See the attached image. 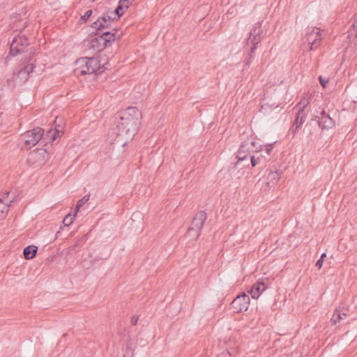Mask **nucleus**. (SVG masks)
Masks as SVG:
<instances>
[{
    "mask_svg": "<svg viewBox=\"0 0 357 357\" xmlns=\"http://www.w3.org/2000/svg\"><path fill=\"white\" fill-rule=\"evenodd\" d=\"M142 113L135 107H129L118 114L116 129L117 136H127L132 139L140 125Z\"/></svg>",
    "mask_w": 357,
    "mask_h": 357,
    "instance_id": "nucleus-1",
    "label": "nucleus"
},
{
    "mask_svg": "<svg viewBox=\"0 0 357 357\" xmlns=\"http://www.w3.org/2000/svg\"><path fill=\"white\" fill-rule=\"evenodd\" d=\"M77 71L80 75L86 74H95L96 75L103 73L106 69L104 64L101 66L100 61L95 57H82L76 61Z\"/></svg>",
    "mask_w": 357,
    "mask_h": 357,
    "instance_id": "nucleus-2",
    "label": "nucleus"
},
{
    "mask_svg": "<svg viewBox=\"0 0 357 357\" xmlns=\"http://www.w3.org/2000/svg\"><path fill=\"white\" fill-rule=\"evenodd\" d=\"M43 136L44 130L40 127L26 131L21 135V139L24 141L22 149H31L42 139Z\"/></svg>",
    "mask_w": 357,
    "mask_h": 357,
    "instance_id": "nucleus-3",
    "label": "nucleus"
},
{
    "mask_svg": "<svg viewBox=\"0 0 357 357\" xmlns=\"http://www.w3.org/2000/svg\"><path fill=\"white\" fill-rule=\"evenodd\" d=\"M250 298L245 293L243 292L236 296L231 303L234 312L239 313L248 309Z\"/></svg>",
    "mask_w": 357,
    "mask_h": 357,
    "instance_id": "nucleus-4",
    "label": "nucleus"
},
{
    "mask_svg": "<svg viewBox=\"0 0 357 357\" xmlns=\"http://www.w3.org/2000/svg\"><path fill=\"white\" fill-rule=\"evenodd\" d=\"M261 24L262 22H259L257 24H255L252 29H251L250 32V36L247 39V45H248L250 43L251 45H258L261 39L262 36L261 34L263 33V30L261 29Z\"/></svg>",
    "mask_w": 357,
    "mask_h": 357,
    "instance_id": "nucleus-5",
    "label": "nucleus"
},
{
    "mask_svg": "<svg viewBox=\"0 0 357 357\" xmlns=\"http://www.w3.org/2000/svg\"><path fill=\"white\" fill-rule=\"evenodd\" d=\"M305 39L308 44L310 45V50H312L319 46L321 38L319 29L314 28L310 31H308L306 33Z\"/></svg>",
    "mask_w": 357,
    "mask_h": 357,
    "instance_id": "nucleus-6",
    "label": "nucleus"
},
{
    "mask_svg": "<svg viewBox=\"0 0 357 357\" xmlns=\"http://www.w3.org/2000/svg\"><path fill=\"white\" fill-rule=\"evenodd\" d=\"M320 115V116H317L315 118L317 119L319 126L322 130H328L335 126V121L324 110L321 112Z\"/></svg>",
    "mask_w": 357,
    "mask_h": 357,
    "instance_id": "nucleus-7",
    "label": "nucleus"
},
{
    "mask_svg": "<svg viewBox=\"0 0 357 357\" xmlns=\"http://www.w3.org/2000/svg\"><path fill=\"white\" fill-rule=\"evenodd\" d=\"M252 151H255L254 150H250V140L248 139V140L244 141L241 144L240 148L238 149V150L237 151L236 158H238V162H236L234 164V168L236 167V166L238 165V162L239 161H243L245 159H246L248 154L250 153V152H252Z\"/></svg>",
    "mask_w": 357,
    "mask_h": 357,
    "instance_id": "nucleus-8",
    "label": "nucleus"
},
{
    "mask_svg": "<svg viewBox=\"0 0 357 357\" xmlns=\"http://www.w3.org/2000/svg\"><path fill=\"white\" fill-rule=\"evenodd\" d=\"M206 218L207 214L204 211H198L191 221L190 227L202 231Z\"/></svg>",
    "mask_w": 357,
    "mask_h": 357,
    "instance_id": "nucleus-9",
    "label": "nucleus"
},
{
    "mask_svg": "<svg viewBox=\"0 0 357 357\" xmlns=\"http://www.w3.org/2000/svg\"><path fill=\"white\" fill-rule=\"evenodd\" d=\"M111 22L107 21V19L104 17L102 15L100 17H98L95 22H93L91 24V27L96 30V32H93V34L95 36L98 34V31H101L104 29L110 28Z\"/></svg>",
    "mask_w": 357,
    "mask_h": 357,
    "instance_id": "nucleus-10",
    "label": "nucleus"
},
{
    "mask_svg": "<svg viewBox=\"0 0 357 357\" xmlns=\"http://www.w3.org/2000/svg\"><path fill=\"white\" fill-rule=\"evenodd\" d=\"M266 289L267 286L266 284L262 281L258 280L252 285L249 293L253 298L257 299Z\"/></svg>",
    "mask_w": 357,
    "mask_h": 357,
    "instance_id": "nucleus-11",
    "label": "nucleus"
},
{
    "mask_svg": "<svg viewBox=\"0 0 357 357\" xmlns=\"http://www.w3.org/2000/svg\"><path fill=\"white\" fill-rule=\"evenodd\" d=\"M100 40L103 41V44H105L106 47H107L116 40L115 33H111L108 31L103 32L100 35Z\"/></svg>",
    "mask_w": 357,
    "mask_h": 357,
    "instance_id": "nucleus-12",
    "label": "nucleus"
},
{
    "mask_svg": "<svg viewBox=\"0 0 357 357\" xmlns=\"http://www.w3.org/2000/svg\"><path fill=\"white\" fill-rule=\"evenodd\" d=\"M89 47L96 52H101L106 48V45L103 44V41L100 40L99 36L98 37L93 38L91 40Z\"/></svg>",
    "mask_w": 357,
    "mask_h": 357,
    "instance_id": "nucleus-13",
    "label": "nucleus"
},
{
    "mask_svg": "<svg viewBox=\"0 0 357 357\" xmlns=\"http://www.w3.org/2000/svg\"><path fill=\"white\" fill-rule=\"evenodd\" d=\"M38 247L30 245L24 248L23 255L26 259H32L37 254Z\"/></svg>",
    "mask_w": 357,
    "mask_h": 357,
    "instance_id": "nucleus-14",
    "label": "nucleus"
},
{
    "mask_svg": "<svg viewBox=\"0 0 357 357\" xmlns=\"http://www.w3.org/2000/svg\"><path fill=\"white\" fill-rule=\"evenodd\" d=\"M60 133L62 134L63 132L56 128L50 129L47 131L46 136L45 137V139L47 140V142L45 144V146H47V143L53 142L54 141H55L57 139V137L60 136Z\"/></svg>",
    "mask_w": 357,
    "mask_h": 357,
    "instance_id": "nucleus-15",
    "label": "nucleus"
},
{
    "mask_svg": "<svg viewBox=\"0 0 357 357\" xmlns=\"http://www.w3.org/2000/svg\"><path fill=\"white\" fill-rule=\"evenodd\" d=\"M305 119V115L303 113V108H299L297 116L294 122L293 127H295V128H293V132H295L297 129L303 124Z\"/></svg>",
    "mask_w": 357,
    "mask_h": 357,
    "instance_id": "nucleus-16",
    "label": "nucleus"
},
{
    "mask_svg": "<svg viewBox=\"0 0 357 357\" xmlns=\"http://www.w3.org/2000/svg\"><path fill=\"white\" fill-rule=\"evenodd\" d=\"M133 1L134 0H119L116 8V13L122 14L123 15L125 10H126L130 7Z\"/></svg>",
    "mask_w": 357,
    "mask_h": 357,
    "instance_id": "nucleus-17",
    "label": "nucleus"
},
{
    "mask_svg": "<svg viewBox=\"0 0 357 357\" xmlns=\"http://www.w3.org/2000/svg\"><path fill=\"white\" fill-rule=\"evenodd\" d=\"M347 317V314L342 312L340 309H335L331 318L333 324H336L341 320L344 319Z\"/></svg>",
    "mask_w": 357,
    "mask_h": 357,
    "instance_id": "nucleus-18",
    "label": "nucleus"
},
{
    "mask_svg": "<svg viewBox=\"0 0 357 357\" xmlns=\"http://www.w3.org/2000/svg\"><path fill=\"white\" fill-rule=\"evenodd\" d=\"M102 15L107 19V21L112 22L117 21L122 16V14L117 13L116 9L115 8L114 11L107 10Z\"/></svg>",
    "mask_w": 357,
    "mask_h": 357,
    "instance_id": "nucleus-19",
    "label": "nucleus"
},
{
    "mask_svg": "<svg viewBox=\"0 0 357 357\" xmlns=\"http://www.w3.org/2000/svg\"><path fill=\"white\" fill-rule=\"evenodd\" d=\"M201 231L189 227L185 234V236L190 238V240L196 241L199 237Z\"/></svg>",
    "mask_w": 357,
    "mask_h": 357,
    "instance_id": "nucleus-20",
    "label": "nucleus"
},
{
    "mask_svg": "<svg viewBox=\"0 0 357 357\" xmlns=\"http://www.w3.org/2000/svg\"><path fill=\"white\" fill-rule=\"evenodd\" d=\"M16 41L17 40H13L10 47L9 54L13 56H16L22 50V48L19 46V45L16 44Z\"/></svg>",
    "mask_w": 357,
    "mask_h": 357,
    "instance_id": "nucleus-21",
    "label": "nucleus"
},
{
    "mask_svg": "<svg viewBox=\"0 0 357 357\" xmlns=\"http://www.w3.org/2000/svg\"><path fill=\"white\" fill-rule=\"evenodd\" d=\"M256 49H257V45H252V47L249 51V53L245 59V66H250V64L251 63V62L255 56Z\"/></svg>",
    "mask_w": 357,
    "mask_h": 357,
    "instance_id": "nucleus-22",
    "label": "nucleus"
},
{
    "mask_svg": "<svg viewBox=\"0 0 357 357\" xmlns=\"http://www.w3.org/2000/svg\"><path fill=\"white\" fill-rule=\"evenodd\" d=\"M10 204L3 202V199L0 198V218L6 215L9 210Z\"/></svg>",
    "mask_w": 357,
    "mask_h": 357,
    "instance_id": "nucleus-23",
    "label": "nucleus"
},
{
    "mask_svg": "<svg viewBox=\"0 0 357 357\" xmlns=\"http://www.w3.org/2000/svg\"><path fill=\"white\" fill-rule=\"evenodd\" d=\"M15 196L12 193H10L8 191H6L3 192V195L1 199H3L4 202H7L8 204H10V206L11 205V203H13L15 201Z\"/></svg>",
    "mask_w": 357,
    "mask_h": 357,
    "instance_id": "nucleus-24",
    "label": "nucleus"
},
{
    "mask_svg": "<svg viewBox=\"0 0 357 357\" xmlns=\"http://www.w3.org/2000/svg\"><path fill=\"white\" fill-rule=\"evenodd\" d=\"M13 40H17L16 44L19 45V46L23 50L24 46L28 45V39L25 36H18L15 37Z\"/></svg>",
    "mask_w": 357,
    "mask_h": 357,
    "instance_id": "nucleus-25",
    "label": "nucleus"
},
{
    "mask_svg": "<svg viewBox=\"0 0 357 357\" xmlns=\"http://www.w3.org/2000/svg\"><path fill=\"white\" fill-rule=\"evenodd\" d=\"M89 199V195H85L82 199H79L77 202L75 213L77 214V213L79 211L80 208Z\"/></svg>",
    "mask_w": 357,
    "mask_h": 357,
    "instance_id": "nucleus-26",
    "label": "nucleus"
},
{
    "mask_svg": "<svg viewBox=\"0 0 357 357\" xmlns=\"http://www.w3.org/2000/svg\"><path fill=\"white\" fill-rule=\"evenodd\" d=\"M17 76L22 81L26 82L29 79V74H28L27 71H25L24 68H22L18 70Z\"/></svg>",
    "mask_w": 357,
    "mask_h": 357,
    "instance_id": "nucleus-27",
    "label": "nucleus"
},
{
    "mask_svg": "<svg viewBox=\"0 0 357 357\" xmlns=\"http://www.w3.org/2000/svg\"><path fill=\"white\" fill-rule=\"evenodd\" d=\"M75 215H76L75 213H74L73 215H72L70 213L66 215L63 220V225L65 226H70L73 222V220H74Z\"/></svg>",
    "mask_w": 357,
    "mask_h": 357,
    "instance_id": "nucleus-28",
    "label": "nucleus"
},
{
    "mask_svg": "<svg viewBox=\"0 0 357 357\" xmlns=\"http://www.w3.org/2000/svg\"><path fill=\"white\" fill-rule=\"evenodd\" d=\"M93 14L92 10H88L85 12L84 15L81 17V20L86 22Z\"/></svg>",
    "mask_w": 357,
    "mask_h": 357,
    "instance_id": "nucleus-29",
    "label": "nucleus"
},
{
    "mask_svg": "<svg viewBox=\"0 0 357 357\" xmlns=\"http://www.w3.org/2000/svg\"><path fill=\"white\" fill-rule=\"evenodd\" d=\"M260 162V157L255 158V156L252 155L250 158V162L252 165V167H255L257 164H259Z\"/></svg>",
    "mask_w": 357,
    "mask_h": 357,
    "instance_id": "nucleus-30",
    "label": "nucleus"
},
{
    "mask_svg": "<svg viewBox=\"0 0 357 357\" xmlns=\"http://www.w3.org/2000/svg\"><path fill=\"white\" fill-rule=\"evenodd\" d=\"M319 81L320 84L324 87L326 88L327 84L328 83V79L323 77L322 76L319 77Z\"/></svg>",
    "mask_w": 357,
    "mask_h": 357,
    "instance_id": "nucleus-31",
    "label": "nucleus"
},
{
    "mask_svg": "<svg viewBox=\"0 0 357 357\" xmlns=\"http://www.w3.org/2000/svg\"><path fill=\"white\" fill-rule=\"evenodd\" d=\"M35 68V66L33 63L27 64L26 66L24 67V70L27 71L28 74L30 75L31 73L33 71V69Z\"/></svg>",
    "mask_w": 357,
    "mask_h": 357,
    "instance_id": "nucleus-32",
    "label": "nucleus"
},
{
    "mask_svg": "<svg viewBox=\"0 0 357 357\" xmlns=\"http://www.w3.org/2000/svg\"><path fill=\"white\" fill-rule=\"evenodd\" d=\"M268 178L276 181L279 180V175L278 172H271L268 174Z\"/></svg>",
    "mask_w": 357,
    "mask_h": 357,
    "instance_id": "nucleus-33",
    "label": "nucleus"
},
{
    "mask_svg": "<svg viewBox=\"0 0 357 357\" xmlns=\"http://www.w3.org/2000/svg\"><path fill=\"white\" fill-rule=\"evenodd\" d=\"M308 104V100L305 98H303L301 100L299 105H301L300 108H303V112L305 111V108Z\"/></svg>",
    "mask_w": 357,
    "mask_h": 357,
    "instance_id": "nucleus-34",
    "label": "nucleus"
},
{
    "mask_svg": "<svg viewBox=\"0 0 357 357\" xmlns=\"http://www.w3.org/2000/svg\"><path fill=\"white\" fill-rule=\"evenodd\" d=\"M250 150H254L256 152H258L259 151L261 150V148H260V149L259 150L257 147H256V144H257V142H255V141H250Z\"/></svg>",
    "mask_w": 357,
    "mask_h": 357,
    "instance_id": "nucleus-35",
    "label": "nucleus"
},
{
    "mask_svg": "<svg viewBox=\"0 0 357 357\" xmlns=\"http://www.w3.org/2000/svg\"><path fill=\"white\" fill-rule=\"evenodd\" d=\"M324 260L322 259H319L316 262L315 266L320 269L322 267Z\"/></svg>",
    "mask_w": 357,
    "mask_h": 357,
    "instance_id": "nucleus-36",
    "label": "nucleus"
},
{
    "mask_svg": "<svg viewBox=\"0 0 357 357\" xmlns=\"http://www.w3.org/2000/svg\"><path fill=\"white\" fill-rule=\"evenodd\" d=\"M138 319L139 317H135V316H133L131 319V323L132 325L135 326L137 325V321H138Z\"/></svg>",
    "mask_w": 357,
    "mask_h": 357,
    "instance_id": "nucleus-37",
    "label": "nucleus"
},
{
    "mask_svg": "<svg viewBox=\"0 0 357 357\" xmlns=\"http://www.w3.org/2000/svg\"><path fill=\"white\" fill-rule=\"evenodd\" d=\"M272 151V145L270 144V145H268L266 146V151L268 154H270V153Z\"/></svg>",
    "mask_w": 357,
    "mask_h": 357,
    "instance_id": "nucleus-38",
    "label": "nucleus"
},
{
    "mask_svg": "<svg viewBox=\"0 0 357 357\" xmlns=\"http://www.w3.org/2000/svg\"><path fill=\"white\" fill-rule=\"evenodd\" d=\"M38 152H40V154H46L47 153V149H37Z\"/></svg>",
    "mask_w": 357,
    "mask_h": 357,
    "instance_id": "nucleus-39",
    "label": "nucleus"
},
{
    "mask_svg": "<svg viewBox=\"0 0 357 357\" xmlns=\"http://www.w3.org/2000/svg\"><path fill=\"white\" fill-rule=\"evenodd\" d=\"M326 257V253H323L321 254V257L319 259H322L323 260H324V258Z\"/></svg>",
    "mask_w": 357,
    "mask_h": 357,
    "instance_id": "nucleus-40",
    "label": "nucleus"
},
{
    "mask_svg": "<svg viewBox=\"0 0 357 357\" xmlns=\"http://www.w3.org/2000/svg\"><path fill=\"white\" fill-rule=\"evenodd\" d=\"M31 50H32V48H31ZM34 54L33 50H31V51L30 52V54Z\"/></svg>",
    "mask_w": 357,
    "mask_h": 357,
    "instance_id": "nucleus-41",
    "label": "nucleus"
},
{
    "mask_svg": "<svg viewBox=\"0 0 357 357\" xmlns=\"http://www.w3.org/2000/svg\"><path fill=\"white\" fill-rule=\"evenodd\" d=\"M218 357H222V356H218Z\"/></svg>",
    "mask_w": 357,
    "mask_h": 357,
    "instance_id": "nucleus-42",
    "label": "nucleus"
}]
</instances>
